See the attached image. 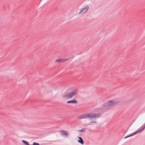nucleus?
<instances>
[{"label":"nucleus","mask_w":145,"mask_h":145,"mask_svg":"<svg viewBox=\"0 0 145 145\" xmlns=\"http://www.w3.org/2000/svg\"><path fill=\"white\" fill-rule=\"evenodd\" d=\"M100 114L99 113L94 114L93 113H88L82 115L81 117L82 118H90V121L91 123H96L97 122L96 119L99 118Z\"/></svg>","instance_id":"1"},{"label":"nucleus","mask_w":145,"mask_h":145,"mask_svg":"<svg viewBox=\"0 0 145 145\" xmlns=\"http://www.w3.org/2000/svg\"><path fill=\"white\" fill-rule=\"evenodd\" d=\"M77 90H75L71 92L62 95L61 97L63 99H65L71 98L77 94Z\"/></svg>","instance_id":"2"},{"label":"nucleus","mask_w":145,"mask_h":145,"mask_svg":"<svg viewBox=\"0 0 145 145\" xmlns=\"http://www.w3.org/2000/svg\"><path fill=\"white\" fill-rule=\"evenodd\" d=\"M142 128L140 130H137V131H135L134 132L130 134L129 135H128L126 136L125 137H124V138H126L132 136H133L136 134H137L142 131L144 129H145V124H144L142 127Z\"/></svg>","instance_id":"3"},{"label":"nucleus","mask_w":145,"mask_h":145,"mask_svg":"<svg viewBox=\"0 0 145 145\" xmlns=\"http://www.w3.org/2000/svg\"><path fill=\"white\" fill-rule=\"evenodd\" d=\"M89 9V7H86L81 9V10L79 12V14H83L86 12Z\"/></svg>","instance_id":"4"},{"label":"nucleus","mask_w":145,"mask_h":145,"mask_svg":"<svg viewBox=\"0 0 145 145\" xmlns=\"http://www.w3.org/2000/svg\"><path fill=\"white\" fill-rule=\"evenodd\" d=\"M67 60V59H58L55 61V62L57 63L64 62L66 61Z\"/></svg>","instance_id":"5"},{"label":"nucleus","mask_w":145,"mask_h":145,"mask_svg":"<svg viewBox=\"0 0 145 145\" xmlns=\"http://www.w3.org/2000/svg\"><path fill=\"white\" fill-rule=\"evenodd\" d=\"M77 102L76 100L75 99H73L72 100L68 101L67 102V103H76Z\"/></svg>","instance_id":"6"},{"label":"nucleus","mask_w":145,"mask_h":145,"mask_svg":"<svg viewBox=\"0 0 145 145\" xmlns=\"http://www.w3.org/2000/svg\"><path fill=\"white\" fill-rule=\"evenodd\" d=\"M79 140H78V142L81 144H84V142L83 140L82 139V138L81 137H79Z\"/></svg>","instance_id":"7"},{"label":"nucleus","mask_w":145,"mask_h":145,"mask_svg":"<svg viewBox=\"0 0 145 145\" xmlns=\"http://www.w3.org/2000/svg\"><path fill=\"white\" fill-rule=\"evenodd\" d=\"M61 133L63 135H64L66 137H67L68 135V134L67 132L64 131H61Z\"/></svg>","instance_id":"8"},{"label":"nucleus","mask_w":145,"mask_h":145,"mask_svg":"<svg viewBox=\"0 0 145 145\" xmlns=\"http://www.w3.org/2000/svg\"><path fill=\"white\" fill-rule=\"evenodd\" d=\"M108 105L113 106L114 105V102L112 101H110L108 103Z\"/></svg>","instance_id":"9"},{"label":"nucleus","mask_w":145,"mask_h":145,"mask_svg":"<svg viewBox=\"0 0 145 145\" xmlns=\"http://www.w3.org/2000/svg\"><path fill=\"white\" fill-rule=\"evenodd\" d=\"M80 131H84L83 130V129H82V130H80Z\"/></svg>","instance_id":"10"}]
</instances>
